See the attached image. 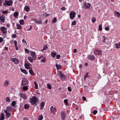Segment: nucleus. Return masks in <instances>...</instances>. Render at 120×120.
<instances>
[{
  "label": "nucleus",
  "mask_w": 120,
  "mask_h": 120,
  "mask_svg": "<svg viewBox=\"0 0 120 120\" xmlns=\"http://www.w3.org/2000/svg\"><path fill=\"white\" fill-rule=\"evenodd\" d=\"M96 19L95 18H92V21L94 23L96 21Z\"/></svg>",
  "instance_id": "49"
},
{
  "label": "nucleus",
  "mask_w": 120,
  "mask_h": 120,
  "mask_svg": "<svg viewBox=\"0 0 120 120\" xmlns=\"http://www.w3.org/2000/svg\"><path fill=\"white\" fill-rule=\"evenodd\" d=\"M56 21V18H55L52 20L53 23H55Z\"/></svg>",
  "instance_id": "46"
},
{
  "label": "nucleus",
  "mask_w": 120,
  "mask_h": 120,
  "mask_svg": "<svg viewBox=\"0 0 120 120\" xmlns=\"http://www.w3.org/2000/svg\"><path fill=\"white\" fill-rule=\"evenodd\" d=\"M20 24L21 25H23L24 24V21L23 20H21L19 21Z\"/></svg>",
  "instance_id": "40"
},
{
  "label": "nucleus",
  "mask_w": 120,
  "mask_h": 120,
  "mask_svg": "<svg viewBox=\"0 0 120 120\" xmlns=\"http://www.w3.org/2000/svg\"><path fill=\"white\" fill-rule=\"evenodd\" d=\"M43 15L44 16H45V17H46L50 15H49V14H47V13H46L44 14Z\"/></svg>",
  "instance_id": "56"
},
{
  "label": "nucleus",
  "mask_w": 120,
  "mask_h": 120,
  "mask_svg": "<svg viewBox=\"0 0 120 120\" xmlns=\"http://www.w3.org/2000/svg\"><path fill=\"white\" fill-rule=\"evenodd\" d=\"M75 13L73 11H71L70 14V16L71 19H73L75 17Z\"/></svg>",
  "instance_id": "5"
},
{
  "label": "nucleus",
  "mask_w": 120,
  "mask_h": 120,
  "mask_svg": "<svg viewBox=\"0 0 120 120\" xmlns=\"http://www.w3.org/2000/svg\"><path fill=\"white\" fill-rule=\"evenodd\" d=\"M103 42L104 43H105V40L106 39L105 37V36H103Z\"/></svg>",
  "instance_id": "47"
},
{
  "label": "nucleus",
  "mask_w": 120,
  "mask_h": 120,
  "mask_svg": "<svg viewBox=\"0 0 120 120\" xmlns=\"http://www.w3.org/2000/svg\"><path fill=\"white\" fill-rule=\"evenodd\" d=\"M24 65L26 69H31V68H31L30 67V66H29L28 65L26 64V63H25Z\"/></svg>",
  "instance_id": "21"
},
{
  "label": "nucleus",
  "mask_w": 120,
  "mask_h": 120,
  "mask_svg": "<svg viewBox=\"0 0 120 120\" xmlns=\"http://www.w3.org/2000/svg\"><path fill=\"white\" fill-rule=\"evenodd\" d=\"M3 0H0V6L1 5L3 1Z\"/></svg>",
  "instance_id": "58"
},
{
  "label": "nucleus",
  "mask_w": 120,
  "mask_h": 120,
  "mask_svg": "<svg viewBox=\"0 0 120 120\" xmlns=\"http://www.w3.org/2000/svg\"><path fill=\"white\" fill-rule=\"evenodd\" d=\"M56 67L57 70H60L62 66L60 65H58L57 64H56Z\"/></svg>",
  "instance_id": "22"
},
{
  "label": "nucleus",
  "mask_w": 120,
  "mask_h": 120,
  "mask_svg": "<svg viewBox=\"0 0 120 120\" xmlns=\"http://www.w3.org/2000/svg\"><path fill=\"white\" fill-rule=\"evenodd\" d=\"M43 118V117L42 115H41L39 116L38 117V119L39 120H41Z\"/></svg>",
  "instance_id": "36"
},
{
  "label": "nucleus",
  "mask_w": 120,
  "mask_h": 120,
  "mask_svg": "<svg viewBox=\"0 0 120 120\" xmlns=\"http://www.w3.org/2000/svg\"><path fill=\"white\" fill-rule=\"evenodd\" d=\"M5 100L6 102L8 103L10 101V99L9 97H7Z\"/></svg>",
  "instance_id": "30"
},
{
  "label": "nucleus",
  "mask_w": 120,
  "mask_h": 120,
  "mask_svg": "<svg viewBox=\"0 0 120 120\" xmlns=\"http://www.w3.org/2000/svg\"><path fill=\"white\" fill-rule=\"evenodd\" d=\"M29 106L27 104H25L24 106V108L25 109H27L29 108Z\"/></svg>",
  "instance_id": "38"
},
{
  "label": "nucleus",
  "mask_w": 120,
  "mask_h": 120,
  "mask_svg": "<svg viewBox=\"0 0 120 120\" xmlns=\"http://www.w3.org/2000/svg\"><path fill=\"white\" fill-rule=\"evenodd\" d=\"M77 52V50L76 49H75L73 50V52L74 53H75Z\"/></svg>",
  "instance_id": "64"
},
{
  "label": "nucleus",
  "mask_w": 120,
  "mask_h": 120,
  "mask_svg": "<svg viewBox=\"0 0 120 120\" xmlns=\"http://www.w3.org/2000/svg\"><path fill=\"white\" fill-rule=\"evenodd\" d=\"M22 41L23 43H25L26 44H27V43L26 42L25 40L24 39H23L22 40Z\"/></svg>",
  "instance_id": "59"
},
{
  "label": "nucleus",
  "mask_w": 120,
  "mask_h": 120,
  "mask_svg": "<svg viewBox=\"0 0 120 120\" xmlns=\"http://www.w3.org/2000/svg\"><path fill=\"white\" fill-rule=\"evenodd\" d=\"M46 58L43 57L41 61L42 62H45L46 61Z\"/></svg>",
  "instance_id": "34"
},
{
  "label": "nucleus",
  "mask_w": 120,
  "mask_h": 120,
  "mask_svg": "<svg viewBox=\"0 0 120 120\" xmlns=\"http://www.w3.org/2000/svg\"><path fill=\"white\" fill-rule=\"evenodd\" d=\"M27 58L30 62L32 63L33 62V58L31 57L30 56H28Z\"/></svg>",
  "instance_id": "32"
},
{
  "label": "nucleus",
  "mask_w": 120,
  "mask_h": 120,
  "mask_svg": "<svg viewBox=\"0 0 120 120\" xmlns=\"http://www.w3.org/2000/svg\"><path fill=\"white\" fill-rule=\"evenodd\" d=\"M88 58L89 60H93L95 59V57L92 55H90L88 56Z\"/></svg>",
  "instance_id": "16"
},
{
  "label": "nucleus",
  "mask_w": 120,
  "mask_h": 120,
  "mask_svg": "<svg viewBox=\"0 0 120 120\" xmlns=\"http://www.w3.org/2000/svg\"><path fill=\"white\" fill-rule=\"evenodd\" d=\"M20 70L22 72L24 73V74H27V72L25 70L22 69V68H21Z\"/></svg>",
  "instance_id": "26"
},
{
  "label": "nucleus",
  "mask_w": 120,
  "mask_h": 120,
  "mask_svg": "<svg viewBox=\"0 0 120 120\" xmlns=\"http://www.w3.org/2000/svg\"><path fill=\"white\" fill-rule=\"evenodd\" d=\"M12 109V108L11 107L9 106H8L6 108V110L7 111L10 112Z\"/></svg>",
  "instance_id": "18"
},
{
  "label": "nucleus",
  "mask_w": 120,
  "mask_h": 120,
  "mask_svg": "<svg viewBox=\"0 0 120 120\" xmlns=\"http://www.w3.org/2000/svg\"><path fill=\"white\" fill-rule=\"evenodd\" d=\"M76 21H73L71 23V25H74L76 24Z\"/></svg>",
  "instance_id": "43"
},
{
  "label": "nucleus",
  "mask_w": 120,
  "mask_h": 120,
  "mask_svg": "<svg viewBox=\"0 0 120 120\" xmlns=\"http://www.w3.org/2000/svg\"><path fill=\"white\" fill-rule=\"evenodd\" d=\"M29 71L30 72V74L32 75H34V72L32 70V68H31V69H30L29 70Z\"/></svg>",
  "instance_id": "25"
},
{
  "label": "nucleus",
  "mask_w": 120,
  "mask_h": 120,
  "mask_svg": "<svg viewBox=\"0 0 120 120\" xmlns=\"http://www.w3.org/2000/svg\"><path fill=\"white\" fill-rule=\"evenodd\" d=\"M34 83L35 84V88L36 89H37V87L38 86V85L37 84V83L36 81L34 82Z\"/></svg>",
  "instance_id": "41"
},
{
  "label": "nucleus",
  "mask_w": 120,
  "mask_h": 120,
  "mask_svg": "<svg viewBox=\"0 0 120 120\" xmlns=\"http://www.w3.org/2000/svg\"><path fill=\"white\" fill-rule=\"evenodd\" d=\"M28 83V81L25 78H23L22 81L21 85L22 86L27 85Z\"/></svg>",
  "instance_id": "2"
},
{
  "label": "nucleus",
  "mask_w": 120,
  "mask_h": 120,
  "mask_svg": "<svg viewBox=\"0 0 120 120\" xmlns=\"http://www.w3.org/2000/svg\"><path fill=\"white\" fill-rule=\"evenodd\" d=\"M58 75L60 76L61 79V80H65L66 76V75H64L60 71H59L58 72Z\"/></svg>",
  "instance_id": "4"
},
{
  "label": "nucleus",
  "mask_w": 120,
  "mask_h": 120,
  "mask_svg": "<svg viewBox=\"0 0 120 120\" xmlns=\"http://www.w3.org/2000/svg\"><path fill=\"white\" fill-rule=\"evenodd\" d=\"M64 102L67 105H68L69 104L68 103V101L67 99H65L64 101Z\"/></svg>",
  "instance_id": "35"
},
{
  "label": "nucleus",
  "mask_w": 120,
  "mask_h": 120,
  "mask_svg": "<svg viewBox=\"0 0 120 120\" xmlns=\"http://www.w3.org/2000/svg\"><path fill=\"white\" fill-rule=\"evenodd\" d=\"M13 2L12 0H10L9 1H6L3 5L4 6L8 5V6H11L12 5Z\"/></svg>",
  "instance_id": "3"
},
{
  "label": "nucleus",
  "mask_w": 120,
  "mask_h": 120,
  "mask_svg": "<svg viewBox=\"0 0 120 120\" xmlns=\"http://www.w3.org/2000/svg\"><path fill=\"white\" fill-rule=\"evenodd\" d=\"M94 53V54L96 55H101L102 54L101 51L97 49H96L95 50Z\"/></svg>",
  "instance_id": "7"
},
{
  "label": "nucleus",
  "mask_w": 120,
  "mask_h": 120,
  "mask_svg": "<svg viewBox=\"0 0 120 120\" xmlns=\"http://www.w3.org/2000/svg\"><path fill=\"white\" fill-rule=\"evenodd\" d=\"M68 90L70 92H71V89L70 87H68Z\"/></svg>",
  "instance_id": "55"
},
{
  "label": "nucleus",
  "mask_w": 120,
  "mask_h": 120,
  "mask_svg": "<svg viewBox=\"0 0 120 120\" xmlns=\"http://www.w3.org/2000/svg\"><path fill=\"white\" fill-rule=\"evenodd\" d=\"M116 46L115 47L117 49H119L120 48V42L118 43H116L115 44Z\"/></svg>",
  "instance_id": "27"
},
{
  "label": "nucleus",
  "mask_w": 120,
  "mask_h": 120,
  "mask_svg": "<svg viewBox=\"0 0 120 120\" xmlns=\"http://www.w3.org/2000/svg\"><path fill=\"white\" fill-rule=\"evenodd\" d=\"M99 30L100 31H101L102 30V25H100L99 26Z\"/></svg>",
  "instance_id": "39"
},
{
  "label": "nucleus",
  "mask_w": 120,
  "mask_h": 120,
  "mask_svg": "<svg viewBox=\"0 0 120 120\" xmlns=\"http://www.w3.org/2000/svg\"><path fill=\"white\" fill-rule=\"evenodd\" d=\"M114 15L117 17H120V14L118 12L116 11H115L114 12Z\"/></svg>",
  "instance_id": "17"
},
{
  "label": "nucleus",
  "mask_w": 120,
  "mask_h": 120,
  "mask_svg": "<svg viewBox=\"0 0 120 120\" xmlns=\"http://www.w3.org/2000/svg\"><path fill=\"white\" fill-rule=\"evenodd\" d=\"M51 55L53 57H55L56 55V53L55 52H52L51 53Z\"/></svg>",
  "instance_id": "23"
},
{
  "label": "nucleus",
  "mask_w": 120,
  "mask_h": 120,
  "mask_svg": "<svg viewBox=\"0 0 120 120\" xmlns=\"http://www.w3.org/2000/svg\"><path fill=\"white\" fill-rule=\"evenodd\" d=\"M4 119V116L3 113L1 114V116L0 118V120H3Z\"/></svg>",
  "instance_id": "24"
},
{
  "label": "nucleus",
  "mask_w": 120,
  "mask_h": 120,
  "mask_svg": "<svg viewBox=\"0 0 120 120\" xmlns=\"http://www.w3.org/2000/svg\"><path fill=\"white\" fill-rule=\"evenodd\" d=\"M88 73H87L86 75L84 77V79L85 80V79L86 77H87V75H88Z\"/></svg>",
  "instance_id": "62"
},
{
  "label": "nucleus",
  "mask_w": 120,
  "mask_h": 120,
  "mask_svg": "<svg viewBox=\"0 0 120 120\" xmlns=\"http://www.w3.org/2000/svg\"><path fill=\"white\" fill-rule=\"evenodd\" d=\"M24 10L27 11L28 12L30 10V8L28 6H26L24 8Z\"/></svg>",
  "instance_id": "20"
},
{
  "label": "nucleus",
  "mask_w": 120,
  "mask_h": 120,
  "mask_svg": "<svg viewBox=\"0 0 120 120\" xmlns=\"http://www.w3.org/2000/svg\"><path fill=\"white\" fill-rule=\"evenodd\" d=\"M47 86L48 88L49 89H51V86L50 84H47Z\"/></svg>",
  "instance_id": "42"
},
{
  "label": "nucleus",
  "mask_w": 120,
  "mask_h": 120,
  "mask_svg": "<svg viewBox=\"0 0 120 120\" xmlns=\"http://www.w3.org/2000/svg\"><path fill=\"white\" fill-rule=\"evenodd\" d=\"M18 12H15L14 14V16L15 17L17 18L18 17Z\"/></svg>",
  "instance_id": "33"
},
{
  "label": "nucleus",
  "mask_w": 120,
  "mask_h": 120,
  "mask_svg": "<svg viewBox=\"0 0 120 120\" xmlns=\"http://www.w3.org/2000/svg\"><path fill=\"white\" fill-rule=\"evenodd\" d=\"M25 51L27 53H29V50H28L27 49H25Z\"/></svg>",
  "instance_id": "53"
},
{
  "label": "nucleus",
  "mask_w": 120,
  "mask_h": 120,
  "mask_svg": "<svg viewBox=\"0 0 120 120\" xmlns=\"http://www.w3.org/2000/svg\"><path fill=\"white\" fill-rule=\"evenodd\" d=\"M37 98L36 97H34L30 99V102L31 104L37 105L36 103L38 102Z\"/></svg>",
  "instance_id": "1"
},
{
  "label": "nucleus",
  "mask_w": 120,
  "mask_h": 120,
  "mask_svg": "<svg viewBox=\"0 0 120 120\" xmlns=\"http://www.w3.org/2000/svg\"><path fill=\"white\" fill-rule=\"evenodd\" d=\"M1 11L4 14H6L8 12V11L7 10L6 11Z\"/></svg>",
  "instance_id": "37"
},
{
  "label": "nucleus",
  "mask_w": 120,
  "mask_h": 120,
  "mask_svg": "<svg viewBox=\"0 0 120 120\" xmlns=\"http://www.w3.org/2000/svg\"><path fill=\"white\" fill-rule=\"evenodd\" d=\"M14 43L15 44V45H17V41H14Z\"/></svg>",
  "instance_id": "63"
},
{
  "label": "nucleus",
  "mask_w": 120,
  "mask_h": 120,
  "mask_svg": "<svg viewBox=\"0 0 120 120\" xmlns=\"http://www.w3.org/2000/svg\"><path fill=\"white\" fill-rule=\"evenodd\" d=\"M91 5V4L89 3H84V4L83 7L87 9L89 8Z\"/></svg>",
  "instance_id": "6"
},
{
  "label": "nucleus",
  "mask_w": 120,
  "mask_h": 120,
  "mask_svg": "<svg viewBox=\"0 0 120 120\" xmlns=\"http://www.w3.org/2000/svg\"><path fill=\"white\" fill-rule=\"evenodd\" d=\"M47 48V46H44V48L42 50V51H43V50H46Z\"/></svg>",
  "instance_id": "50"
},
{
  "label": "nucleus",
  "mask_w": 120,
  "mask_h": 120,
  "mask_svg": "<svg viewBox=\"0 0 120 120\" xmlns=\"http://www.w3.org/2000/svg\"><path fill=\"white\" fill-rule=\"evenodd\" d=\"M3 38H2L0 37V43L3 41Z\"/></svg>",
  "instance_id": "61"
},
{
  "label": "nucleus",
  "mask_w": 120,
  "mask_h": 120,
  "mask_svg": "<svg viewBox=\"0 0 120 120\" xmlns=\"http://www.w3.org/2000/svg\"><path fill=\"white\" fill-rule=\"evenodd\" d=\"M16 104V101H13L11 103V104L12 106L13 107L15 106Z\"/></svg>",
  "instance_id": "31"
},
{
  "label": "nucleus",
  "mask_w": 120,
  "mask_h": 120,
  "mask_svg": "<svg viewBox=\"0 0 120 120\" xmlns=\"http://www.w3.org/2000/svg\"><path fill=\"white\" fill-rule=\"evenodd\" d=\"M4 111L5 113H6V116H7V118H8L10 116L11 113H9L6 110H4Z\"/></svg>",
  "instance_id": "15"
},
{
  "label": "nucleus",
  "mask_w": 120,
  "mask_h": 120,
  "mask_svg": "<svg viewBox=\"0 0 120 120\" xmlns=\"http://www.w3.org/2000/svg\"><path fill=\"white\" fill-rule=\"evenodd\" d=\"M21 97L23 98L24 100L26 99L27 96L26 95L24 94H19Z\"/></svg>",
  "instance_id": "12"
},
{
  "label": "nucleus",
  "mask_w": 120,
  "mask_h": 120,
  "mask_svg": "<svg viewBox=\"0 0 120 120\" xmlns=\"http://www.w3.org/2000/svg\"><path fill=\"white\" fill-rule=\"evenodd\" d=\"M82 99L83 101H85L86 100V98L85 97H82Z\"/></svg>",
  "instance_id": "60"
},
{
  "label": "nucleus",
  "mask_w": 120,
  "mask_h": 120,
  "mask_svg": "<svg viewBox=\"0 0 120 120\" xmlns=\"http://www.w3.org/2000/svg\"><path fill=\"white\" fill-rule=\"evenodd\" d=\"M28 88V87L27 86H25L23 87V89L24 90H26Z\"/></svg>",
  "instance_id": "44"
},
{
  "label": "nucleus",
  "mask_w": 120,
  "mask_h": 120,
  "mask_svg": "<svg viewBox=\"0 0 120 120\" xmlns=\"http://www.w3.org/2000/svg\"><path fill=\"white\" fill-rule=\"evenodd\" d=\"M61 116L62 120H64L66 116V114L64 112L62 111L61 112Z\"/></svg>",
  "instance_id": "8"
},
{
  "label": "nucleus",
  "mask_w": 120,
  "mask_h": 120,
  "mask_svg": "<svg viewBox=\"0 0 120 120\" xmlns=\"http://www.w3.org/2000/svg\"><path fill=\"white\" fill-rule=\"evenodd\" d=\"M11 60L13 61L16 64H18L19 61L16 58H13L11 59Z\"/></svg>",
  "instance_id": "14"
},
{
  "label": "nucleus",
  "mask_w": 120,
  "mask_h": 120,
  "mask_svg": "<svg viewBox=\"0 0 120 120\" xmlns=\"http://www.w3.org/2000/svg\"><path fill=\"white\" fill-rule=\"evenodd\" d=\"M55 109V107H54L53 106H51L50 108L51 112L53 113V112H54Z\"/></svg>",
  "instance_id": "19"
},
{
  "label": "nucleus",
  "mask_w": 120,
  "mask_h": 120,
  "mask_svg": "<svg viewBox=\"0 0 120 120\" xmlns=\"http://www.w3.org/2000/svg\"><path fill=\"white\" fill-rule=\"evenodd\" d=\"M97 111L96 110H95L93 111V113L94 115H95L97 113Z\"/></svg>",
  "instance_id": "51"
},
{
  "label": "nucleus",
  "mask_w": 120,
  "mask_h": 120,
  "mask_svg": "<svg viewBox=\"0 0 120 120\" xmlns=\"http://www.w3.org/2000/svg\"><path fill=\"white\" fill-rule=\"evenodd\" d=\"M17 29H21L22 28V27L19 24H18L17 26Z\"/></svg>",
  "instance_id": "48"
},
{
  "label": "nucleus",
  "mask_w": 120,
  "mask_h": 120,
  "mask_svg": "<svg viewBox=\"0 0 120 120\" xmlns=\"http://www.w3.org/2000/svg\"><path fill=\"white\" fill-rule=\"evenodd\" d=\"M105 29L106 30L108 31L109 30L110 28L109 26H107L105 27Z\"/></svg>",
  "instance_id": "45"
},
{
  "label": "nucleus",
  "mask_w": 120,
  "mask_h": 120,
  "mask_svg": "<svg viewBox=\"0 0 120 120\" xmlns=\"http://www.w3.org/2000/svg\"><path fill=\"white\" fill-rule=\"evenodd\" d=\"M16 35L15 34H13L12 35V37L13 38H15L16 37Z\"/></svg>",
  "instance_id": "57"
},
{
  "label": "nucleus",
  "mask_w": 120,
  "mask_h": 120,
  "mask_svg": "<svg viewBox=\"0 0 120 120\" xmlns=\"http://www.w3.org/2000/svg\"><path fill=\"white\" fill-rule=\"evenodd\" d=\"M7 29L4 27H2L1 28V30L3 34H6L7 33Z\"/></svg>",
  "instance_id": "10"
},
{
  "label": "nucleus",
  "mask_w": 120,
  "mask_h": 120,
  "mask_svg": "<svg viewBox=\"0 0 120 120\" xmlns=\"http://www.w3.org/2000/svg\"><path fill=\"white\" fill-rule=\"evenodd\" d=\"M60 55H57L56 57V58L57 59H58L60 58Z\"/></svg>",
  "instance_id": "52"
},
{
  "label": "nucleus",
  "mask_w": 120,
  "mask_h": 120,
  "mask_svg": "<svg viewBox=\"0 0 120 120\" xmlns=\"http://www.w3.org/2000/svg\"><path fill=\"white\" fill-rule=\"evenodd\" d=\"M45 105V103L44 102H42L41 104V106L40 108L41 109H43V107Z\"/></svg>",
  "instance_id": "29"
},
{
  "label": "nucleus",
  "mask_w": 120,
  "mask_h": 120,
  "mask_svg": "<svg viewBox=\"0 0 120 120\" xmlns=\"http://www.w3.org/2000/svg\"><path fill=\"white\" fill-rule=\"evenodd\" d=\"M31 53H30L31 55L32 56L33 58L35 59L36 58V56L35 55V53L34 52L31 51Z\"/></svg>",
  "instance_id": "13"
},
{
  "label": "nucleus",
  "mask_w": 120,
  "mask_h": 120,
  "mask_svg": "<svg viewBox=\"0 0 120 120\" xmlns=\"http://www.w3.org/2000/svg\"><path fill=\"white\" fill-rule=\"evenodd\" d=\"M33 20L35 23L38 24H40L42 23V21L41 19H40L39 21H38L37 19H33Z\"/></svg>",
  "instance_id": "9"
},
{
  "label": "nucleus",
  "mask_w": 120,
  "mask_h": 120,
  "mask_svg": "<svg viewBox=\"0 0 120 120\" xmlns=\"http://www.w3.org/2000/svg\"><path fill=\"white\" fill-rule=\"evenodd\" d=\"M61 9L63 11H65L66 10V9L65 8V7H62Z\"/></svg>",
  "instance_id": "54"
},
{
  "label": "nucleus",
  "mask_w": 120,
  "mask_h": 120,
  "mask_svg": "<svg viewBox=\"0 0 120 120\" xmlns=\"http://www.w3.org/2000/svg\"><path fill=\"white\" fill-rule=\"evenodd\" d=\"M1 22H4V20L5 19V17L4 16H2L1 18Z\"/></svg>",
  "instance_id": "28"
},
{
  "label": "nucleus",
  "mask_w": 120,
  "mask_h": 120,
  "mask_svg": "<svg viewBox=\"0 0 120 120\" xmlns=\"http://www.w3.org/2000/svg\"><path fill=\"white\" fill-rule=\"evenodd\" d=\"M10 84L8 80H6L4 84V86L5 87H7Z\"/></svg>",
  "instance_id": "11"
}]
</instances>
